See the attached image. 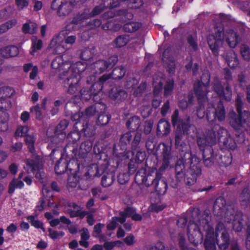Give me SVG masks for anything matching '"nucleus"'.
I'll use <instances>...</instances> for the list:
<instances>
[{
    "instance_id": "obj_1",
    "label": "nucleus",
    "mask_w": 250,
    "mask_h": 250,
    "mask_svg": "<svg viewBox=\"0 0 250 250\" xmlns=\"http://www.w3.org/2000/svg\"><path fill=\"white\" fill-rule=\"evenodd\" d=\"M213 213L215 215L221 216L226 210L225 216L228 220L232 221V228L234 230L240 232L243 227L242 213L238 211L234 205L226 207V201L222 197H219L215 200L213 207Z\"/></svg>"
},
{
    "instance_id": "obj_2",
    "label": "nucleus",
    "mask_w": 250,
    "mask_h": 250,
    "mask_svg": "<svg viewBox=\"0 0 250 250\" xmlns=\"http://www.w3.org/2000/svg\"><path fill=\"white\" fill-rule=\"evenodd\" d=\"M224 39L231 48L235 47L238 43V35L231 29L226 30L225 33L222 30H218L214 35H209L208 37V43L215 56L219 55V49L223 46Z\"/></svg>"
},
{
    "instance_id": "obj_3",
    "label": "nucleus",
    "mask_w": 250,
    "mask_h": 250,
    "mask_svg": "<svg viewBox=\"0 0 250 250\" xmlns=\"http://www.w3.org/2000/svg\"><path fill=\"white\" fill-rule=\"evenodd\" d=\"M65 76L67 78L64 80L63 84L65 87L68 86L67 92L70 94H75L80 89V75L77 72L74 73L73 69L69 68L60 75L61 79H64Z\"/></svg>"
},
{
    "instance_id": "obj_4",
    "label": "nucleus",
    "mask_w": 250,
    "mask_h": 250,
    "mask_svg": "<svg viewBox=\"0 0 250 250\" xmlns=\"http://www.w3.org/2000/svg\"><path fill=\"white\" fill-rule=\"evenodd\" d=\"M205 215V218L199 221L200 225L203 227L206 231V238L204 242V246L206 250H216L215 238L216 236L214 232L213 227L208 224L209 216L207 214Z\"/></svg>"
},
{
    "instance_id": "obj_5",
    "label": "nucleus",
    "mask_w": 250,
    "mask_h": 250,
    "mask_svg": "<svg viewBox=\"0 0 250 250\" xmlns=\"http://www.w3.org/2000/svg\"><path fill=\"white\" fill-rule=\"evenodd\" d=\"M224 89L221 81L217 77H215L212 83V88L221 99L229 102L231 99L232 91L229 83H224Z\"/></svg>"
},
{
    "instance_id": "obj_6",
    "label": "nucleus",
    "mask_w": 250,
    "mask_h": 250,
    "mask_svg": "<svg viewBox=\"0 0 250 250\" xmlns=\"http://www.w3.org/2000/svg\"><path fill=\"white\" fill-rule=\"evenodd\" d=\"M171 122L172 125L176 127L175 132L187 133L191 126L190 118L189 116H186L185 118L179 117V112L176 110L174 111L171 116Z\"/></svg>"
},
{
    "instance_id": "obj_7",
    "label": "nucleus",
    "mask_w": 250,
    "mask_h": 250,
    "mask_svg": "<svg viewBox=\"0 0 250 250\" xmlns=\"http://www.w3.org/2000/svg\"><path fill=\"white\" fill-rule=\"evenodd\" d=\"M118 61V57L113 55L107 60L101 59L96 61L91 64V68L94 70V73L101 74L108 69L112 68Z\"/></svg>"
},
{
    "instance_id": "obj_8",
    "label": "nucleus",
    "mask_w": 250,
    "mask_h": 250,
    "mask_svg": "<svg viewBox=\"0 0 250 250\" xmlns=\"http://www.w3.org/2000/svg\"><path fill=\"white\" fill-rule=\"evenodd\" d=\"M71 147L70 145H67L64 148L65 152L67 153L69 151H72L71 157L73 158L76 159L84 158L87 156L88 153L91 150L92 143L88 140L84 141L81 144L79 150L75 148L71 150Z\"/></svg>"
},
{
    "instance_id": "obj_9",
    "label": "nucleus",
    "mask_w": 250,
    "mask_h": 250,
    "mask_svg": "<svg viewBox=\"0 0 250 250\" xmlns=\"http://www.w3.org/2000/svg\"><path fill=\"white\" fill-rule=\"evenodd\" d=\"M206 118L209 122L216 120L219 122L224 121L226 118V111L222 102L219 103L215 108H208L207 110Z\"/></svg>"
},
{
    "instance_id": "obj_10",
    "label": "nucleus",
    "mask_w": 250,
    "mask_h": 250,
    "mask_svg": "<svg viewBox=\"0 0 250 250\" xmlns=\"http://www.w3.org/2000/svg\"><path fill=\"white\" fill-rule=\"evenodd\" d=\"M187 157L184 156L183 160L186 164L189 165L188 173L198 177L201 174V167L199 159L191 153H188Z\"/></svg>"
},
{
    "instance_id": "obj_11",
    "label": "nucleus",
    "mask_w": 250,
    "mask_h": 250,
    "mask_svg": "<svg viewBox=\"0 0 250 250\" xmlns=\"http://www.w3.org/2000/svg\"><path fill=\"white\" fill-rule=\"evenodd\" d=\"M185 136L183 133L175 132L174 146L175 148L180 153L181 157H187L188 153H191L189 146L183 140Z\"/></svg>"
},
{
    "instance_id": "obj_12",
    "label": "nucleus",
    "mask_w": 250,
    "mask_h": 250,
    "mask_svg": "<svg viewBox=\"0 0 250 250\" xmlns=\"http://www.w3.org/2000/svg\"><path fill=\"white\" fill-rule=\"evenodd\" d=\"M188 234L189 241L195 246L202 243L203 239V234L196 224H192L188 226Z\"/></svg>"
},
{
    "instance_id": "obj_13",
    "label": "nucleus",
    "mask_w": 250,
    "mask_h": 250,
    "mask_svg": "<svg viewBox=\"0 0 250 250\" xmlns=\"http://www.w3.org/2000/svg\"><path fill=\"white\" fill-rule=\"evenodd\" d=\"M73 1L60 2L58 0H53L51 4V8L53 9L58 10V14L60 17H65L68 15L72 8Z\"/></svg>"
},
{
    "instance_id": "obj_14",
    "label": "nucleus",
    "mask_w": 250,
    "mask_h": 250,
    "mask_svg": "<svg viewBox=\"0 0 250 250\" xmlns=\"http://www.w3.org/2000/svg\"><path fill=\"white\" fill-rule=\"evenodd\" d=\"M28 173L34 172L43 169V161L41 156L33 154L32 157L27 159L25 167Z\"/></svg>"
},
{
    "instance_id": "obj_15",
    "label": "nucleus",
    "mask_w": 250,
    "mask_h": 250,
    "mask_svg": "<svg viewBox=\"0 0 250 250\" xmlns=\"http://www.w3.org/2000/svg\"><path fill=\"white\" fill-rule=\"evenodd\" d=\"M205 88L203 90L197 89L196 96L198 101V106L196 109V114L200 119H202L205 115V105L207 103V95H205Z\"/></svg>"
},
{
    "instance_id": "obj_16",
    "label": "nucleus",
    "mask_w": 250,
    "mask_h": 250,
    "mask_svg": "<svg viewBox=\"0 0 250 250\" xmlns=\"http://www.w3.org/2000/svg\"><path fill=\"white\" fill-rule=\"evenodd\" d=\"M246 120L247 118L235 112L229 114V124L234 130H247Z\"/></svg>"
},
{
    "instance_id": "obj_17",
    "label": "nucleus",
    "mask_w": 250,
    "mask_h": 250,
    "mask_svg": "<svg viewBox=\"0 0 250 250\" xmlns=\"http://www.w3.org/2000/svg\"><path fill=\"white\" fill-rule=\"evenodd\" d=\"M217 154H215L210 146H207L203 151V163L207 167H211L217 165Z\"/></svg>"
},
{
    "instance_id": "obj_18",
    "label": "nucleus",
    "mask_w": 250,
    "mask_h": 250,
    "mask_svg": "<svg viewBox=\"0 0 250 250\" xmlns=\"http://www.w3.org/2000/svg\"><path fill=\"white\" fill-rule=\"evenodd\" d=\"M162 169V167H161L156 173V181L154 185L155 191L159 194H164L166 192L167 187L165 180L162 179V172L164 170Z\"/></svg>"
},
{
    "instance_id": "obj_19",
    "label": "nucleus",
    "mask_w": 250,
    "mask_h": 250,
    "mask_svg": "<svg viewBox=\"0 0 250 250\" xmlns=\"http://www.w3.org/2000/svg\"><path fill=\"white\" fill-rule=\"evenodd\" d=\"M60 204L64 206L67 208V211L71 217H75L81 215L80 211L81 210L80 207L76 203L69 202H61ZM83 216L87 214V212L83 211L81 213Z\"/></svg>"
},
{
    "instance_id": "obj_20",
    "label": "nucleus",
    "mask_w": 250,
    "mask_h": 250,
    "mask_svg": "<svg viewBox=\"0 0 250 250\" xmlns=\"http://www.w3.org/2000/svg\"><path fill=\"white\" fill-rule=\"evenodd\" d=\"M210 75L208 71H205L201 77V83L198 82L194 85V91L196 94V90L201 89L203 90L205 88V95H207L208 92V87L209 86Z\"/></svg>"
},
{
    "instance_id": "obj_21",
    "label": "nucleus",
    "mask_w": 250,
    "mask_h": 250,
    "mask_svg": "<svg viewBox=\"0 0 250 250\" xmlns=\"http://www.w3.org/2000/svg\"><path fill=\"white\" fill-rule=\"evenodd\" d=\"M168 53V49L164 51L162 60L164 63V65L167 67V71L170 74L172 75L175 72V63L172 58L168 57L167 54Z\"/></svg>"
},
{
    "instance_id": "obj_22",
    "label": "nucleus",
    "mask_w": 250,
    "mask_h": 250,
    "mask_svg": "<svg viewBox=\"0 0 250 250\" xmlns=\"http://www.w3.org/2000/svg\"><path fill=\"white\" fill-rule=\"evenodd\" d=\"M222 56L225 59L230 67H235L238 65L237 57L233 50L229 49L225 52Z\"/></svg>"
},
{
    "instance_id": "obj_23",
    "label": "nucleus",
    "mask_w": 250,
    "mask_h": 250,
    "mask_svg": "<svg viewBox=\"0 0 250 250\" xmlns=\"http://www.w3.org/2000/svg\"><path fill=\"white\" fill-rule=\"evenodd\" d=\"M105 105L102 104H96L94 105L90 106L85 110V114L87 116L90 117L95 115L99 114L104 112Z\"/></svg>"
},
{
    "instance_id": "obj_24",
    "label": "nucleus",
    "mask_w": 250,
    "mask_h": 250,
    "mask_svg": "<svg viewBox=\"0 0 250 250\" xmlns=\"http://www.w3.org/2000/svg\"><path fill=\"white\" fill-rule=\"evenodd\" d=\"M109 97L118 102H122L127 97V93L121 88L112 89L109 94Z\"/></svg>"
},
{
    "instance_id": "obj_25",
    "label": "nucleus",
    "mask_w": 250,
    "mask_h": 250,
    "mask_svg": "<svg viewBox=\"0 0 250 250\" xmlns=\"http://www.w3.org/2000/svg\"><path fill=\"white\" fill-rule=\"evenodd\" d=\"M215 241L220 249L223 250H226L228 248L230 242L228 232L225 231L223 232H221L220 238H217L216 237Z\"/></svg>"
},
{
    "instance_id": "obj_26",
    "label": "nucleus",
    "mask_w": 250,
    "mask_h": 250,
    "mask_svg": "<svg viewBox=\"0 0 250 250\" xmlns=\"http://www.w3.org/2000/svg\"><path fill=\"white\" fill-rule=\"evenodd\" d=\"M19 49L15 46H9L0 49V57L8 58L16 56Z\"/></svg>"
},
{
    "instance_id": "obj_27",
    "label": "nucleus",
    "mask_w": 250,
    "mask_h": 250,
    "mask_svg": "<svg viewBox=\"0 0 250 250\" xmlns=\"http://www.w3.org/2000/svg\"><path fill=\"white\" fill-rule=\"evenodd\" d=\"M170 124L164 120H161L158 124L157 133L159 136H167L170 132Z\"/></svg>"
},
{
    "instance_id": "obj_28",
    "label": "nucleus",
    "mask_w": 250,
    "mask_h": 250,
    "mask_svg": "<svg viewBox=\"0 0 250 250\" xmlns=\"http://www.w3.org/2000/svg\"><path fill=\"white\" fill-rule=\"evenodd\" d=\"M186 164L183 159L181 157V159L179 160L175 165V170L176 173V177L180 181L185 176Z\"/></svg>"
},
{
    "instance_id": "obj_29",
    "label": "nucleus",
    "mask_w": 250,
    "mask_h": 250,
    "mask_svg": "<svg viewBox=\"0 0 250 250\" xmlns=\"http://www.w3.org/2000/svg\"><path fill=\"white\" fill-rule=\"evenodd\" d=\"M66 109L71 115V119L74 121H78L82 117L83 113L79 112L80 108L75 104L67 105Z\"/></svg>"
},
{
    "instance_id": "obj_30",
    "label": "nucleus",
    "mask_w": 250,
    "mask_h": 250,
    "mask_svg": "<svg viewBox=\"0 0 250 250\" xmlns=\"http://www.w3.org/2000/svg\"><path fill=\"white\" fill-rule=\"evenodd\" d=\"M217 162L218 164L220 167H227L229 166L232 161L231 154L230 153L217 154Z\"/></svg>"
},
{
    "instance_id": "obj_31",
    "label": "nucleus",
    "mask_w": 250,
    "mask_h": 250,
    "mask_svg": "<svg viewBox=\"0 0 250 250\" xmlns=\"http://www.w3.org/2000/svg\"><path fill=\"white\" fill-rule=\"evenodd\" d=\"M240 201L241 205L244 208L248 207L250 205V189L248 187L243 188L240 196Z\"/></svg>"
},
{
    "instance_id": "obj_32",
    "label": "nucleus",
    "mask_w": 250,
    "mask_h": 250,
    "mask_svg": "<svg viewBox=\"0 0 250 250\" xmlns=\"http://www.w3.org/2000/svg\"><path fill=\"white\" fill-rule=\"evenodd\" d=\"M163 146L162 155L163 156V164L161 167H162V169L164 170L165 167H167L169 164V159L171 155V147L165 143L163 144Z\"/></svg>"
},
{
    "instance_id": "obj_33",
    "label": "nucleus",
    "mask_w": 250,
    "mask_h": 250,
    "mask_svg": "<svg viewBox=\"0 0 250 250\" xmlns=\"http://www.w3.org/2000/svg\"><path fill=\"white\" fill-rule=\"evenodd\" d=\"M140 125V119L136 116L129 118L126 123V127L130 131H135L137 130Z\"/></svg>"
},
{
    "instance_id": "obj_34",
    "label": "nucleus",
    "mask_w": 250,
    "mask_h": 250,
    "mask_svg": "<svg viewBox=\"0 0 250 250\" xmlns=\"http://www.w3.org/2000/svg\"><path fill=\"white\" fill-rule=\"evenodd\" d=\"M131 139L132 135L130 132H126L121 136L120 139L119 145L122 150H125L127 149V146L130 144Z\"/></svg>"
},
{
    "instance_id": "obj_35",
    "label": "nucleus",
    "mask_w": 250,
    "mask_h": 250,
    "mask_svg": "<svg viewBox=\"0 0 250 250\" xmlns=\"http://www.w3.org/2000/svg\"><path fill=\"white\" fill-rule=\"evenodd\" d=\"M220 143H222L225 147L228 149H234L236 147V143L229 134L223 139H221Z\"/></svg>"
},
{
    "instance_id": "obj_36",
    "label": "nucleus",
    "mask_w": 250,
    "mask_h": 250,
    "mask_svg": "<svg viewBox=\"0 0 250 250\" xmlns=\"http://www.w3.org/2000/svg\"><path fill=\"white\" fill-rule=\"evenodd\" d=\"M115 180V175L112 172L104 174L101 180V184L104 187L110 186Z\"/></svg>"
},
{
    "instance_id": "obj_37",
    "label": "nucleus",
    "mask_w": 250,
    "mask_h": 250,
    "mask_svg": "<svg viewBox=\"0 0 250 250\" xmlns=\"http://www.w3.org/2000/svg\"><path fill=\"white\" fill-rule=\"evenodd\" d=\"M217 127H213L211 129L208 130L206 135H204L205 136L206 139L208 142V144L210 146L214 145L216 141V135L215 133V130H217Z\"/></svg>"
},
{
    "instance_id": "obj_38",
    "label": "nucleus",
    "mask_w": 250,
    "mask_h": 250,
    "mask_svg": "<svg viewBox=\"0 0 250 250\" xmlns=\"http://www.w3.org/2000/svg\"><path fill=\"white\" fill-rule=\"evenodd\" d=\"M141 139L142 133L140 132H136L131 143V150L133 155H134L135 150L139 149V144L141 143Z\"/></svg>"
},
{
    "instance_id": "obj_39",
    "label": "nucleus",
    "mask_w": 250,
    "mask_h": 250,
    "mask_svg": "<svg viewBox=\"0 0 250 250\" xmlns=\"http://www.w3.org/2000/svg\"><path fill=\"white\" fill-rule=\"evenodd\" d=\"M141 27V24L137 22H129L123 26V29L125 32L128 33H133L138 30Z\"/></svg>"
},
{
    "instance_id": "obj_40",
    "label": "nucleus",
    "mask_w": 250,
    "mask_h": 250,
    "mask_svg": "<svg viewBox=\"0 0 250 250\" xmlns=\"http://www.w3.org/2000/svg\"><path fill=\"white\" fill-rule=\"evenodd\" d=\"M125 70L124 67L119 66L115 68L111 74V77L114 80H120L125 75Z\"/></svg>"
},
{
    "instance_id": "obj_41",
    "label": "nucleus",
    "mask_w": 250,
    "mask_h": 250,
    "mask_svg": "<svg viewBox=\"0 0 250 250\" xmlns=\"http://www.w3.org/2000/svg\"><path fill=\"white\" fill-rule=\"evenodd\" d=\"M22 32L25 33L33 34L37 31V25L34 22L25 23L22 27Z\"/></svg>"
},
{
    "instance_id": "obj_42",
    "label": "nucleus",
    "mask_w": 250,
    "mask_h": 250,
    "mask_svg": "<svg viewBox=\"0 0 250 250\" xmlns=\"http://www.w3.org/2000/svg\"><path fill=\"white\" fill-rule=\"evenodd\" d=\"M67 163L65 160L60 159L55 165L54 169L57 174H62L66 170Z\"/></svg>"
},
{
    "instance_id": "obj_43",
    "label": "nucleus",
    "mask_w": 250,
    "mask_h": 250,
    "mask_svg": "<svg viewBox=\"0 0 250 250\" xmlns=\"http://www.w3.org/2000/svg\"><path fill=\"white\" fill-rule=\"evenodd\" d=\"M135 212V209L132 208L127 207L123 211L119 213V215L122 219L120 220L121 224H123L126 220V218L128 217H132Z\"/></svg>"
},
{
    "instance_id": "obj_44",
    "label": "nucleus",
    "mask_w": 250,
    "mask_h": 250,
    "mask_svg": "<svg viewBox=\"0 0 250 250\" xmlns=\"http://www.w3.org/2000/svg\"><path fill=\"white\" fill-rule=\"evenodd\" d=\"M146 169L145 167L140 168L137 172L135 176V181L138 184H143L146 175Z\"/></svg>"
},
{
    "instance_id": "obj_45",
    "label": "nucleus",
    "mask_w": 250,
    "mask_h": 250,
    "mask_svg": "<svg viewBox=\"0 0 250 250\" xmlns=\"http://www.w3.org/2000/svg\"><path fill=\"white\" fill-rule=\"evenodd\" d=\"M17 24L15 19L9 20L0 25V35L6 32L9 29L15 26Z\"/></svg>"
},
{
    "instance_id": "obj_46",
    "label": "nucleus",
    "mask_w": 250,
    "mask_h": 250,
    "mask_svg": "<svg viewBox=\"0 0 250 250\" xmlns=\"http://www.w3.org/2000/svg\"><path fill=\"white\" fill-rule=\"evenodd\" d=\"M174 82L173 80H168L166 81L164 87V95L165 97H167L172 94L174 89Z\"/></svg>"
},
{
    "instance_id": "obj_47",
    "label": "nucleus",
    "mask_w": 250,
    "mask_h": 250,
    "mask_svg": "<svg viewBox=\"0 0 250 250\" xmlns=\"http://www.w3.org/2000/svg\"><path fill=\"white\" fill-rule=\"evenodd\" d=\"M94 56V49L86 48L81 51L80 57L84 61H88L92 59Z\"/></svg>"
},
{
    "instance_id": "obj_48",
    "label": "nucleus",
    "mask_w": 250,
    "mask_h": 250,
    "mask_svg": "<svg viewBox=\"0 0 250 250\" xmlns=\"http://www.w3.org/2000/svg\"><path fill=\"white\" fill-rule=\"evenodd\" d=\"M90 17L91 15L89 11L86 10L82 14L77 15L73 20V22L76 24L80 23Z\"/></svg>"
},
{
    "instance_id": "obj_49",
    "label": "nucleus",
    "mask_w": 250,
    "mask_h": 250,
    "mask_svg": "<svg viewBox=\"0 0 250 250\" xmlns=\"http://www.w3.org/2000/svg\"><path fill=\"white\" fill-rule=\"evenodd\" d=\"M157 143L153 136H149L146 143V147L148 152L151 153L156 146Z\"/></svg>"
},
{
    "instance_id": "obj_50",
    "label": "nucleus",
    "mask_w": 250,
    "mask_h": 250,
    "mask_svg": "<svg viewBox=\"0 0 250 250\" xmlns=\"http://www.w3.org/2000/svg\"><path fill=\"white\" fill-rule=\"evenodd\" d=\"M97 119V124L101 125H106L109 122L110 116L104 113V112L99 113Z\"/></svg>"
},
{
    "instance_id": "obj_51",
    "label": "nucleus",
    "mask_w": 250,
    "mask_h": 250,
    "mask_svg": "<svg viewBox=\"0 0 250 250\" xmlns=\"http://www.w3.org/2000/svg\"><path fill=\"white\" fill-rule=\"evenodd\" d=\"M146 82L141 83L140 85L134 90L133 95L135 97H140L145 92L146 88Z\"/></svg>"
},
{
    "instance_id": "obj_52",
    "label": "nucleus",
    "mask_w": 250,
    "mask_h": 250,
    "mask_svg": "<svg viewBox=\"0 0 250 250\" xmlns=\"http://www.w3.org/2000/svg\"><path fill=\"white\" fill-rule=\"evenodd\" d=\"M23 186V183L18 179H13L9 185V192L12 193L15 188H21Z\"/></svg>"
},
{
    "instance_id": "obj_53",
    "label": "nucleus",
    "mask_w": 250,
    "mask_h": 250,
    "mask_svg": "<svg viewBox=\"0 0 250 250\" xmlns=\"http://www.w3.org/2000/svg\"><path fill=\"white\" fill-rule=\"evenodd\" d=\"M217 130H215V132L216 131H217V135H218V139L219 142H220V140L221 139H223L226 136L228 135L229 134L228 131L227 129H225L224 128L221 127L219 125H215L213 126V127H217Z\"/></svg>"
},
{
    "instance_id": "obj_54",
    "label": "nucleus",
    "mask_w": 250,
    "mask_h": 250,
    "mask_svg": "<svg viewBox=\"0 0 250 250\" xmlns=\"http://www.w3.org/2000/svg\"><path fill=\"white\" fill-rule=\"evenodd\" d=\"M128 41V37L127 35H123L118 36L116 39V45L120 47L125 46Z\"/></svg>"
},
{
    "instance_id": "obj_55",
    "label": "nucleus",
    "mask_w": 250,
    "mask_h": 250,
    "mask_svg": "<svg viewBox=\"0 0 250 250\" xmlns=\"http://www.w3.org/2000/svg\"><path fill=\"white\" fill-rule=\"evenodd\" d=\"M135 160L136 162L138 163L142 162L145 159L146 156L145 151L138 149L135 151Z\"/></svg>"
},
{
    "instance_id": "obj_56",
    "label": "nucleus",
    "mask_w": 250,
    "mask_h": 250,
    "mask_svg": "<svg viewBox=\"0 0 250 250\" xmlns=\"http://www.w3.org/2000/svg\"><path fill=\"white\" fill-rule=\"evenodd\" d=\"M241 52L244 59L246 61H250V49L245 44H242L241 46Z\"/></svg>"
},
{
    "instance_id": "obj_57",
    "label": "nucleus",
    "mask_w": 250,
    "mask_h": 250,
    "mask_svg": "<svg viewBox=\"0 0 250 250\" xmlns=\"http://www.w3.org/2000/svg\"><path fill=\"white\" fill-rule=\"evenodd\" d=\"M102 4L105 8H113L119 5L118 0H102Z\"/></svg>"
},
{
    "instance_id": "obj_58",
    "label": "nucleus",
    "mask_w": 250,
    "mask_h": 250,
    "mask_svg": "<svg viewBox=\"0 0 250 250\" xmlns=\"http://www.w3.org/2000/svg\"><path fill=\"white\" fill-rule=\"evenodd\" d=\"M179 245L181 248V250H196L192 248H188L186 246V239L184 235L182 234H179L178 236Z\"/></svg>"
},
{
    "instance_id": "obj_59",
    "label": "nucleus",
    "mask_w": 250,
    "mask_h": 250,
    "mask_svg": "<svg viewBox=\"0 0 250 250\" xmlns=\"http://www.w3.org/2000/svg\"><path fill=\"white\" fill-rule=\"evenodd\" d=\"M197 143L200 149L203 150L206 148V146H210V145L208 144V142H207L205 136H204V135L200 136L197 138Z\"/></svg>"
},
{
    "instance_id": "obj_60",
    "label": "nucleus",
    "mask_w": 250,
    "mask_h": 250,
    "mask_svg": "<svg viewBox=\"0 0 250 250\" xmlns=\"http://www.w3.org/2000/svg\"><path fill=\"white\" fill-rule=\"evenodd\" d=\"M102 88L103 86L101 85V83L96 82L92 85L89 90L93 96H96L101 91Z\"/></svg>"
},
{
    "instance_id": "obj_61",
    "label": "nucleus",
    "mask_w": 250,
    "mask_h": 250,
    "mask_svg": "<svg viewBox=\"0 0 250 250\" xmlns=\"http://www.w3.org/2000/svg\"><path fill=\"white\" fill-rule=\"evenodd\" d=\"M81 138V134L78 131H73L69 133L67 135V139L69 142H71L73 143H76L80 140Z\"/></svg>"
},
{
    "instance_id": "obj_62",
    "label": "nucleus",
    "mask_w": 250,
    "mask_h": 250,
    "mask_svg": "<svg viewBox=\"0 0 250 250\" xmlns=\"http://www.w3.org/2000/svg\"><path fill=\"white\" fill-rule=\"evenodd\" d=\"M246 130H235V135L236 137V141L239 144H243L245 140L244 131Z\"/></svg>"
},
{
    "instance_id": "obj_63",
    "label": "nucleus",
    "mask_w": 250,
    "mask_h": 250,
    "mask_svg": "<svg viewBox=\"0 0 250 250\" xmlns=\"http://www.w3.org/2000/svg\"><path fill=\"white\" fill-rule=\"evenodd\" d=\"M140 113L144 118L147 117L151 113V109L148 104L144 105L140 108Z\"/></svg>"
},
{
    "instance_id": "obj_64",
    "label": "nucleus",
    "mask_w": 250,
    "mask_h": 250,
    "mask_svg": "<svg viewBox=\"0 0 250 250\" xmlns=\"http://www.w3.org/2000/svg\"><path fill=\"white\" fill-rule=\"evenodd\" d=\"M122 219L121 216L119 215V217H114L112 218L111 222L108 224L107 226V228L109 230H113L114 229L117 225V222H119L121 224V222L120 220Z\"/></svg>"
}]
</instances>
